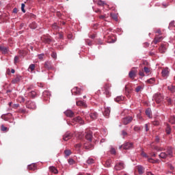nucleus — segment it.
Instances as JSON below:
<instances>
[{
    "mask_svg": "<svg viewBox=\"0 0 175 175\" xmlns=\"http://www.w3.org/2000/svg\"><path fill=\"white\" fill-rule=\"evenodd\" d=\"M49 170L52 173H54V174H58V170H57V168H55V167H53V166L49 167Z\"/></svg>",
    "mask_w": 175,
    "mask_h": 175,
    "instance_id": "obj_20",
    "label": "nucleus"
},
{
    "mask_svg": "<svg viewBox=\"0 0 175 175\" xmlns=\"http://www.w3.org/2000/svg\"><path fill=\"white\" fill-rule=\"evenodd\" d=\"M52 58H54V59H57V53L55 52L52 53L51 54Z\"/></svg>",
    "mask_w": 175,
    "mask_h": 175,
    "instance_id": "obj_47",
    "label": "nucleus"
},
{
    "mask_svg": "<svg viewBox=\"0 0 175 175\" xmlns=\"http://www.w3.org/2000/svg\"><path fill=\"white\" fill-rule=\"evenodd\" d=\"M25 4L22 3V4H21V10H22V12H23V13H25Z\"/></svg>",
    "mask_w": 175,
    "mask_h": 175,
    "instance_id": "obj_43",
    "label": "nucleus"
},
{
    "mask_svg": "<svg viewBox=\"0 0 175 175\" xmlns=\"http://www.w3.org/2000/svg\"><path fill=\"white\" fill-rule=\"evenodd\" d=\"M77 106H81L82 107H87V104L84 101L79 100V101H77Z\"/></svg>",
    "mask_w": 175,
    "mask_h": 175,
    "instance_id": "obj_18",
    "label": "nucleus"
},
{
    "mask_svg": "<svg viewBox=\"0 0 175 175\" xmlns=\"http://www.w3.org/2000/svg\"><path fill=\"white\" fill-rule=\"evenodd\" d=\"M85 139L89 142H91L92 140V134L91 133H87L85 135Z\"/></svg>",
    "mask_w": 175,
    "mask_h": 175,
    "instance_id": "obj_25",
    "label": "nucleus"
},
{
    "mask_svg": "<svg viewBox=\"0 0 175 175\" xmlns=\"http://www.w3.org/2000/svg\"><path fill=\"white\" fill-rule=\"evenodd\" d=\"M161 75L163 77H167V76H169V68H163L161 72Z\"/></svg>",
    "mask_w": 175,
    "mask_h": 175,
    "instance_id": "obj_11",
    "label": "nucleus"
},
{
    "mask_svg": "<svg viewBox=\"0 0 175 175\" xmlns=\"http://www.w3.org/2000/svg\"><path fill=\"white\" fill-rule=\"evenodd\" d=\"M80 147H81V144H77L75 145V148H76V150H79Z\"/></svg>",
    "mask_w": 175,
    "mask_h": 175,
    "instance_id": "obj_46",
    "label": "nucleus"
},
{
    "mask_svg": "<svg viewBox=\"0 0 175 175\" xmlns=\"http://www.w3.org/2000/svg\"><path fill=\"white\" fill-rule=\"evenodd\" d=\"M20 80H21V77L18 76L12 80V83L13 84H17V83H19Z\"/></svg>",
    "mask_w": 175,
    "mask_h": 175,
    "instance_id": "obj_26",
    "label": "nucleus"
},
{
    "mask_svg": "<svg viewBox=\"0 0 175 175\" xmlns=\"http://www.w3.org/2000/svg\"><path fill=\"white\" fill-rule=\"evenodd\" d=\"M70 139H72V134L69 132L66 133L63 136V140H64V142H68Z\"/></svg>",
    "mask_w": 175,
    "mask_h": 175,
    "instance_id": "obj_10",
    "label": "nucleus"
},
{
    "mask_svg": "<svg viewBox=\"0 0 175 175\" xmlns=\"http://www.w3.org/2000/svg\"><path fill=\"white\" fill-rule=\"evenodd\" d=\"M89 116L91 120H96L98 118V113L96 112H92Z\"/></svg>",
    "mask_w": 175,
    "mask_h": 175,
    "instance_id": "obj_16",
    "label": "nucleus"
},
{
    "mask_svg": "<svg viewBox=\"0 0 175 175\" xmlns=\"http://www.w3.org/2000/svg\"><path fill=\"white\" fill-rule=\"evenodd\" d=\"M84 148L86 150H90V148H92V145H90L89 146L86 145V144H84Z\"/></svg>",
    "mask_w": 175,
    "mask_h": 175,
    "instance_id": "obj_44",
    "label": "nucleus"
},
{
    "mask_svg": "<svg viewBox=\"0 0 175 175\" xmlns=\"http://www.w3.org/2000/svg\"><path fill=\"white\" fill-rule=\"evenodd\" d=\"M169 121L170 124H175V116H171Z\"/></svg>",
    "mask_w": 175,
    "mask_h": 175,
    "instance_id": "obj_38",
    "label": "nucleus"
},
{
    "mask_svg": "<svg viewBox=\"0 0 175 175\" xmlns=\"http://www.w3.org/2000/svg\"><path fill=\"white\" fill-rule=\"evenodd\" d=\"M29 27L31 29H36V28L38 27V25H36V23L33 22L31 24H30Z\"/></svg>",
    "mask_w": 175,
    "mask_h": 175,
    "instance_id": "obj_29",
    "label": "nucleus"
},
{
    "mask_svg": "<svg viewBox=\"0 0 175 175\" xmlns=\"http://www.w3.org/2000/svg\"><path fill=\"white\" fill-rule=\"evenodd\" d=\"M44 57V55L43 53L38 55L39 59H42Z\"/></svg>",
    "mask_w": 175,
    "mask_h": 175,
    "instance_id": "obj_54",
    "label": "nucleus"
},
{
    "mask_svg": "<svg viewBox=\"0 0 175 175\" xmlns=\"http://www.w3.org/2000/svg\"><path fill=\"white\" fill-rule=\"evenodd\" d=\"M129 76L131 79H135L136 77V71L135 70H131L129 73Z\"/></svg>",
    "mask_w": 175,
    "mask_h": 175,
    "instance_id": "obj_21",
    "label": "nucleus"
},
{
    "mask_svg": "<svg viewBox=\"0 0 175 175\" xmlns=\"http://www.w3.org/2000/svg\"><path fill=\"white\" fill-rule=\"evenodd\" d=\"M68 163L69 165H75V160L73 159H68Z\"/></svg>",
    "mask_w": 175,
    "mask_h": 175,
    "instance_id": "obj_42",
    "label": "nucleus"
},
{
    "mask_svg": "<svg viewBox=\"0 0 175 175\" xmlns=\"http://www.w3.org/2000/svg\"><path fill=\"white\" fill-rule=\"evenodd\" d=\"M155 140L157 143L159 142V137H156Z\"/></svg>",
    "mask_w": 175,
    "mask_h": 175,
    "instance_id": "obj_63",
    "label": "nucleus"
},
{
    "mask_svg": "<svg viewBox=\"0 0 175 175\" xmlns=\"http://www.w3.org/2000/svg\"><path fill=\"white\" fill-rule=\"evenodd\" d=\"M18 10H17V8H14L13 9V13H17Z\"/></svg>",
    "mask_w": 175,
    "mask_h": 175,
    "instance_id": "obj_62",
    "label": "nucleus"
},
{
    "mask_svg": "<svg viewBox=\"0 0 175 175\" xmlns=\"http://www.w3.org/2000/svg\"><path fill=\"white\" fill-rule=\"evenodd\" d=\"M71 92L72 95H80V89L79 88L76 87L74 88L72 90Z\"/></svg>",
    "mask_w": 175,
    "mask_h": 175,
    "instance_id": "obj_13",
    "label": "nucleus"
},
{
    "mask_svg": "<svg viewBox=\"0 0 175 175\" xmlns=\"http://www.w3.org/2000/svg\"><path fill=\"white\" fill-rule=\"evenodd\" d=\"M25 111L24 109H20L18 110V113H25Z\"/></svg>",
    "mask_w": 175,
    "mask_h": 175,
    "instance_id": "obj_61",
    "label": "nucleus"
},
{
    "mask_svg": "<svg viewBox=\"0 0 175 175\" xmlns=\"http://www.w3.org/2000/svg\"><path fill=\"white\" fill-rule=\"evenodd\" d=\"M167 102L168 105H172V98L167 99Z\"/></svg>",
    "mask_w": 175,
    "mask_h": 175,
    "instance_id": "obj_59",
    "label": "nucleus"
},
{
    "mask_svg": "<svg viewBox=\"0 0 175 175\" xmlns=\"http://www.w3.org/2000/svg\"><path fill=\"white\" fill-rule=\"evenodd\" d=\"M159 158L165 159V158H172L173 157V150L172 148H168L165 152H162L159 155Z\"/></svg>",
    "mask_w": 175,
    "mask_h": 175,
    "instance_id": "obj_1",
    "label": "nucleus"
},
{
    "mask_svg": "<svg viewBox=\"0 0 175 175\" xmlns=\"http://www.w3.org/2000/svg\"><path fill=\"white\" fill-rule=\"evenodd\" d=\"M6 129H8V128H6L5 126L3 125L1 126V131H3V132H5Z\"/></svg>",
    "mask_w": 175,
    "mask_h": 175,
    "instance_id": "obj_57",
    "label": "nucleus"
},
{
    "mask_svg": "<svg viewBox=\"0 0 175 175\" xmlns=\"http://www.w3.org/2000/svg\"><path fill=\"white\" fill-rule=\"evenodd\" d=\"M137 170H138L139 174H143V173H144V167H143V166L142 165L137 166Z\"/></svg>",
    "mask_w": 175,
    "mask_h": 175,
    "instance_id": "obj_23",
    "label": "nucleus"
},
{
    "mask_svg": "<svg viewBox=\"0 0 175 175\" xmlns=\"http://www.w3.org/2000/svg\"><path fill=\"white\" fill-rule=\"evenodd\" d=\"M124 98L122 96H117L115 98V102H121V100H124Z\"/></svg>",
    "mask_w": 175,
    "mask_h": 175,
    "instance_id": "obj_28",
    "label": "nucleus"
},
{
    "mask_svg": "<svg viewBox=\"0 0 175 175\" xmlns=\"http://www.w3.org/2000/svg\"><path fill=\"white\" fill-rule=\"evenodd\" d=\"M142 156L144 157V158H148V162H150L151 163H157V162H158V161L152 159L151 158L148 157V155H147V154H146L144 152H142Z\"/></svg>",
    "mask_w": 175,
    "mask_h": 175,
    "instance_id": "obj_8",
    "label": "nucleus"
},
{
    "mask_svg": "<svg viewBox=\"0 0 175 175\" xmlns=\"http://www.w3.org/2000/svg\"><path fill=\"white\" fill-rule=\"evenodd\" d=\"M110 152H111V154H113V155H115L116 149L114 148H111Z\"/></svg>",
    "mask_w": 175,
    "mask_h": 175,
    "instance_id": "obj_45",
    "label": "nucleus"
},
{
    "mask_svg": "<svg viewBox=\"0 0 175 175\" xmlns=\"http://www.w3.org/2000/svg\"><path fill=\"white\" fill-rule=\"evenodd\" d=\"M103 116H105V117H109V116H110V108L105 107Z\"/></svg>",
    "mask_w": 175,
    "mask_h": 175,
    "instance_id": "obj_14",
    "label": "nucleus"
},
{
    "mask_svg": "<svg viewBox=\"0 0 175 175\" xmlns=\"http://www.w3.org/2000/svg\"><path fill=\"white\" fill-rule=\"evenodd\" d=\"M95 162V160H94V159H88L87 161V163H88L89 165H92V163H94Z\"/></svg>",
    "mask_w": 175,
    "mask_h": 175,
    "instance_id": "obj_34",
    "label": "nucleus"
},
{
    "mask_svg": "<svg viewBox=\"0 0 175 175\" xmlns=\"http://www.w3.org/2000/svg\"><path fill=\"white\" fill-rule=\"evenodd\" d=\"M26 106L27 109H36V104H35V103L32 101H27Z\"/></svg>",
    "mask_w": 175,
    "mask_h": 175,
    "instance_id": "obj_6",
    "label": "nucleus"
},
{
    "mask_svg": "<svg viewBox=\"0 0 175 175\" xmlns=\"http://www.w3.org/2000/svg\"><path fill=\"white\" fill-rule=\"evenodd\" d=\"M153 125H159V122H158V120H155L153 122Z\"/></svg>",
    "mask_w": 175,
    "mask_h": 175,
    "instance_id": "obj_60",
    "label": "nucleus"
},
{
    "mask_svg": "<svg viewBox=\"0 0 175 175\" xmlns=\"http://www.w3.org/2000/svg\"><path fill=\"white\" fill-rule=\"evenodd\" d=\"M133 147V144L132 142H126L123 145L119 147L120 150L124 148V150H129Z\"/></svg>",
    "mask_w": 175,
    "mask_h": 175,
    "instance_id": "obj_3",
    "label": "nucleus"
},
{
    "mask_svg": "<svg viewBox=\"0 0 175 175\" xmlns=\"http://www.w3.org/2000/svg\"><path fill=\"white\" fill-rule=\"evenodd\" d=\"M163 95L160 93H156L153 96V100H155L156 103H162L163 102Z\"/></svg>",
    "mask_w": 175,
    "mask_h": 175,
    "instance_id": "obj_2",
    "label": "nucleus"
},
{
    "mask_svg": "<svg viewBox=\"0 0 175 175\" xmlns=\"http://www.w3.org/2000/svg\"><path fill=\"white\" fill-rule=\"evenodd\" d=\"M18 62V57L15 56L14 57V64H17Z\"/></svg>",
    "mask_w": 175,
    "mask_h": 175,
    "instance_id": "obj_56",
    "label": "nucleus"
},
{
    "mask_svg": "<svg viewBox=\"0 0 175 175\" xmlns=\"http://www.w3.org/2000/svg\"><path fill=\"white\" fill-rule=\"evenodd\" d=\"M109 87H110V85L107 84L104 86V88L105 90L104 94L107 95V96H110V92L109 91Z\"/></svg>",
    "mask_w": 175,
    "mask_h": 175,
    "instance_id": "obj_15",
    "label": "nucleus"
},
{
    "mask_svg": "<svg viewBox=\"0 0 175 175\" xmlns=\"http://www.w3.org/2000/svg\"><path fill=\"white\" fill-rule=\"evenodd\" d=\"M133 120V118H132L131 116H128V117L123 118L122 119V122L124 125H128V124H130V122H132Z\"/></svg>",
    "mask_w": 175,
    "mask_h": 175,
    "instance_id": "obj_4",
    "label": "nucleus"
},
{
    "mask_svg": "<svg viewBox=\"0 0 175 175\" xmlns=\"http://www.w3.org/2000/svg\"><path fill=\"white\" fill-rule=\"evenodd\" d=\"M52 28H53V29H58V25H57V23H54L52 25Z\"/></svg>",
    "mask_w": 175,
    "mask_h": 175,
    "instance_id": "obj_49",
    "label": "nucleus"
},
{
    "mask_svg": "<svg viewBox=\"0 0 175 175\" xmlns=\"http://www.w3.org/2000/svg\"><path fill=\"white\" fill-rule=\"evenodd\" d=\"M154 82H155L154 78H150V79L147 80V83H148L149 84H154Z\"/></svg>",
    "mask_w": 175,
    "mask_h": 175,
    "instance_id": "obj_33",
    "label": "nucleus"
},
{
    "mask_svg": "<svg viewBox=\"0 0 175 175\" xmlns=\"http://www.w3.org/2000/svg\"><path fill=\"white\" fill-rule=\"evenodd\" d=\"M0 51H1L3 53V54H6L8 53V51H9V49H8L7 47L1 46Z\"/></svg>",
    "mask_w": 175,
    "mask_h": 175,
    "instance_id": "obj_24",
    "label": "nucleus"
},
{
    "mask_svg": "<svg viewBox=\"0 0 175 175\" xmlns=\"http://www.w3.org/2000/svg\"><path fill=\"white\" fill-rule=\"evenodd\" d=\"M42 42H44V43H51V39L49 38H42Z\"/></svg>",
    "mask_w": 175,
    "mask_h": 175,
    "instance_id": "obj_30",
    "label": "nucleus"
},
{
    "mask_svg": "<svg viewBox=\"0 0 175 175\" xmlns=\"http://www.w3.org/2000/svg\"><path fill=\"white\" fill-rule=\"evenodd\" d=\"M146 114L148 118H152V113H151V109L148 108L146 110Z\"/></svg>",
    "mask_w": 175,
    "mask_h": 175,
    "instance_id": "obj_22",
    "label": "nucleus"
},
{
    "mask_svg": "<svg viewBox=\"0 0 175 175\" xmlns=\"http://www.w3.org/2000/svg\"><path fill=\"white\" fill-rule=\"evenodd\" d=\"M147 175H154L153 174L151 173V172H148L146 173Z\"/></svg>",
    "mask_w": 175,
    "mask_h": 175,
    "instance_id": "obj_64",
    "label": "nucleus"
},
{
    "mask_svg": "<svg viewBox=\"0 0 175 175\" xmlns=\"http://www.w3.org/2000/svg\"><path fill=\"white\" fill-rule=\"evenodd\" d=\"M18 101L21 103H24V102H25V98L23 96H19L18 97Z\"/></svg>",
    "mask_w": 175,
    "mask_h": 175,
    "instance_id": "obj_37",
    "label": "nucleus"
},
{
    "mask_svg": "<svg viewBox=\"0 0 175 175\" xmlns=\"http://www.w3.org/2000/svg\"><path fill=\"white\" fill-rule=\"evenodd\" d=\"M20 107L19 104H14L12 105V109H17Z\"/></svg>",
    "mask_w": 175,
    "mask_h": 175,
    "instance_id": "obj_51",
    "label": "nucleus"
},
{
    "mask_svg": "<svg viewBox=\"0 0 175 175\" xmlns=\"http://www.w3.org/2000/svg\"><path fill=\"white\" fill-rule=\"evenodd\" d=\"M29 96H31V98H35V96H36V92L35 91H31L29 94Z\"/></svg>",
    "mask_w": 175,
    "mask_h": 175,
    "instance_id": "obj_36",
    "label": "nucleus"
},
{
    "mask_svg": "<svg viewBox=\"0 0 175 175\" xmlns=\"http://www.w3.org/2000/svg\"><path fill=\"white\" fill-rule=\"evenodd\" d=\"M64 153L66 155V157H69L72 154V152L70 150H64Z\"/></svg>",
    "mask_w": 175,
    "mask_h": 175,
    "instance_id": "obj_40",
    "label": "nucleus"
},
{
    "mask_svg": "<svg viewBox=\"0 0 175 175\" xmlns=\"http://www.w3.org/2000/svg\"><path fill=\"white\" fill-rule=\"evenodd\" d=\"M165 131H166V133H167V135H170L171 129H170V126H169V124L167 125V128H166Z\"/></svg>",
    "mask_w": 175,
    "mask_h": 175,
    "instance_id": "obj_41",
    "label": "nucleus"
},
{
    "mask_svg": "<svg viewBox=\"0 0 175 175\" xmlns=\"http://www.w3.org/2000/svg\"><path fill=\"white\" fill-rule=\"evenodd\" d=\"M98 5H99V6H103V5H105V1H99Z\"/></svg>",
    "mask_w": 175,
    "mask_h": 175,
    "instance_id": "obj_52",
    "label": "nucleus"
},
{
    "mask_svg": "<svg viewBox=\"0 0 175 175\" xmlns=\"http://www.w3.org/2000/svg\"><path fill=\"white\" fill-rule=\"evenodd\" d=\"M99 18H100V20H105V18H106V15H100L98 16Z\"/></svg>",
    "mask_w": 175,
    "mask_h": 175,
    "instance_id": "obj_53",
    "label": "nucleus"
},
{
    "mask_svg": "<svg viewBox=\"0 0 175 175\" xmlns=\"http://www.w3.org/2000/svg\"><path fill=\"white\" fill-rule=\"evenodd\" d=\"M125 167V165L122 162H119L115 165V170H122Z\"/></svg>",
    "mask_w": 175,
    "mask_h": 175,
    "instance_id": "obj_7",
    "label": "nucleus"
},
{
    "mask_svg": "<svg viewBox=\"0 0 175 175\" xmlns=\"http://www.w3.org/2000/svg\"><path fill=\"white\" fill-rule=\"evenodd\" d=\"M122 135L123 136H126V135H128V133H126V131H122Z\"/></svg>",
    "mask_w": 175,
    "mask_h": 175,
    "instance_id": "obj_58",
    "label": "nucleus"
},
{
    "mask_svg": "<svg viewBox=\"0 0 175 175\" xmlns=\"http://www.w3.org/2000/svg\"><path fill=\"white\" fill-rule=\"evenodd\" d=\"M73 121H75V122H79V124H84V121L79 116H77L75 118H74Z\"/></svg>",
    "mask_w": 175,
    "mask_h": 175,
    "instance_id": "obj_19",
    "label": "nucleus"
},
{
    "mask_svg": "<svg viewBox=\"0 0 175 175\" xmlns=\"http://www.w3.org/2000/svg\"><path fill=\"white\" fill-rule=\"evenodd\" d=\"M154 151H157V152L163 151V148H159L158 146L154 147L153 150L150 153V157H156L157 156V154H155V152H154Z\"/></svg>",
    "mask_w": 175,
    "mask_h": 175,
    "instance_id": "obj_5",
    "label": "nucleus"
},
{
    "mask_svg": "<svg viewBox=\"0 0 175 175\" xmlns=\"http://www.w3.org/2000/svg\"><path fill=\"white\" fill-rule=\"evenodd\" d=\"M142 90H143V86L139 85L136 88L135 91H136V92H140V91H142Z\"/></svg>",
    "mask_w": 175,
    "mask_h": 175,
    "instance_id": "obj_39",
    "label": "nucleus"
},
{
    "mask_svg": "<svg viewBox=\"0 0 175 175\" xmlns=\"http://www.w3.org/2000/svg\"><path fill=\"white\" fill-rule=\"evenodd\" d=\"M67 117H74L75 113L72 110H67L64 112Z\"/></svg>",
    "mask_w": 175,
    "mask_h": 175,
    "instance_id": "obj_17",
    "label": "nucleus"
},
{
    "mask_svg": "<svg viewBox=\"0 0 175 175\" xmlns=\"http://www.w3.org/2000/svg\"><path fill=\"white\" fill-rule=\"evenodd\" d=\"M134 131L135 132H139V131H140V128L139 127V126H134Z\"/></svg>",
    "mask_w": 175,
    "mask_h": 175,
    "instance_id": "obj_50",
    "label": "nucleus"
},
{
    "mask_svg": "<svg viewBox=\"0 0 175 175\" xmlns=\"http://www.w3.org/2000/svg\"><path fill=\"white\" fill-rule=\"evenodd\" d=\"M163 40V37L162 36H156L153 43H154V44H157V43H159V42H161Z\"/></svg>",
    "mask_w": 175,
    "mask_h": 175,
    "instance_id": "obj_12",
    "label": "nucleus"
},
{
    "mask_svg": "<svg viewBox=\"0 0 175 175\" xmlns=\"http://www.w3.org/2000/svg\"><path fill=\"white\" fill-rule=\"evenodd\" d=\"M111 17H112L115 21H118V17L116 14H111Z\"/></svg>",
    "mask_w": 175,
    "mask_h": 175,
    "instance_id": "obj_35",
    "label": "nucleus"
},
{
    "mask_svg": "<svg viewBox=\"0 0 175 175\" xmlns=\"http://www.w3.org/2000/svg\"><path fill=\"white\" fill-rule=\"evenodd\" d=\"M35 70V64H31L28 68L29 72H33Z\"/></svg>",
    "mask_w": 175,
    "mask_h": 175,
    "instance_id": "obj_31",
    "label": "nucleus"
},
{
    "mask_svg": "<svg viewBox=\"0 0 175 175\" xmlns=\"http://www.w3.org/2000/svg\"><path fill=\"white\" fill-rule=\"evenodd\" d=\"M42 96L44 98L45 100H49V99H50V96H51V93L45 90L42 94Z\"/></svg>",
    "mask_w": 175,
    "mask_h": 175,
    "instance_id": "obj_9",
    "label": "nucleus"
},
{
    "mask_svg": "<svg viewBox=\"0 0 175 175\" xmlns=\"http://www.w3.org/2000/svg\"><path fill=\"white\" fill-rule=\"evenodd\" d=\"M168 90L172 93L175 92V86L174 85L168 86Z\"/></svg>",
    "mask_w": 175,
    "mask_h": 175,
    "instance_id": "obj_32",
    "label": "nucleus"
},
{
    "mask_svg": "<svg viewBox=\"0 0 175 175\" xmlns=\"http://www.w3.org/2000/svg\"><path fill=\"white\" fill-rule=\"evenodd\" d=\"M27 167L29 170H36V165H35V164L29 165Z\"/></svg>",
    "mask_w": 175,
    "mask_h": 175,
    "instance_id": "obj_27",
    "label": "nucleus"
},
{
    "mask_svg": "<svg viewBox=\"0 0 175 175\" xmlns=\"http://www.w3.org/2000/svg\"><path fill=\"white\" fill-rule=\"evenodd\" d=\"M139 76H141L142 77H144V71H139Z\"/></svg>",
    "mask_w": 175,
    "mask_h": 175,
    "instance_id": "obj_55",
    "label": "nucleus"
},
{
    "mask_svg": "<svg viewBox=\"0 0 175 175\" xmlns=\"http://www.w3.org/2000/svg\"><path fill=\"white\" fill-rule=\"evenodd\" d=\"M144 70L145 73H150V68H148V67H144Z\"/></svg>",
    "mask_w": 175,
    "mask_h": 175,
    "instance_id": "obj_48",
    "label": "nucleus"
}]
</instances>
